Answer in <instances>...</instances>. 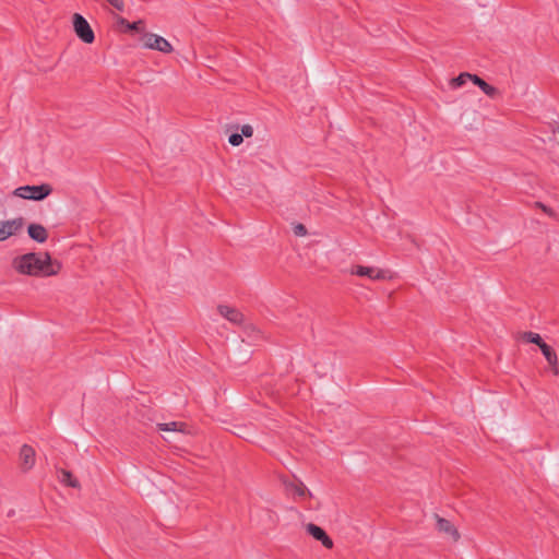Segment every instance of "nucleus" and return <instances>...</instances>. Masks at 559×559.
Segmentation results:
<instances>
[{
    "label": "nucleus",
    "instance_id": "f257e3e1",
    "mask_svg": "<svg viewBox=\"0 0 559 559\" xmlns=\"http://www.w3.org/2000/svg\"><path fill=\"white\" fill-rule=\"evenodd\" d=\"M12 267L19 274L33 277H48L57 275L61 270V263L52 260L48 252H27L12 260Z\"/></svg>",
    "mask_w": 559,
    "mask_h": 559
},
{
    "label": "nucleus",
    "instance_id": "f03ea898",
    "mask_svg": "<svg viewBox=\"0 0 559 559\" xmlns=\"http://www.w3.org/2000/svg\"><path fill=\"white\" fill-rule=\"evenodd\" d=\"M52 192V188L48 183H43L39 186H22L14 190L13 194L22 198L34 201H41L50 195Z\"/></svg>",
    "mask_w": 559,
    "mask_h": 559
},
{
    "label": "nucleus",
    "instance_id": "7ed1b4c3",
    "mask_svg": "<svg viewBox=\"0 0 559 559\" xmlns=\"http://www.w3.org/2000/svg\"><path fill=\"white\" fill-rule=\"evenodd\" d=\"M73 29L76 36L85 44H92L95 40V34L87 20L80 13L72 15Z\"/></svg>",
    "mask_w": 559,
    "mask_h": 559
},
{
    "label": "nucleus",
    "instance_id": "20e7f679",
    "mask_svg": "<svg viewBox=\"0 0 559 559\" xmlns=\"http://www.w3.org/2000/svg\"><path fill=\"white\" fill-rule=\"evenodd\" d=\"M144 47L153 50H157L164 53L173 51L171 44L162 36L152 33H145L142 37Z\"/></svg>",
    "mask_w": 559,
    "mask_h": 559
},
{
    "label": "nucleus",
    "instance_id": "39448f33",
    "mask_svg": "<svg viewBox=\"0 0 559 559\" xmlns=\"http://www.w3.org/2000/svg\"><path fill=\"white\" fill-rule=\"evenodd\" d=\"M352 274L357 276H367L376 281L391 280L392 273L389 270L376 269L372 266L356 265L352 269Z\"/></svg>",
    "mask_w": 559,
    "mask_h": 559
},
{
    "label": "nucleus",
    "instance_id": "423d86ee",
    "mask_svg": "<svg viewBox=\"0 0 559 559\" xmlns=\"http://www.w3.org/2000/svg\"><path fill=\"white\" fill-rule=\"evenodd\" d=\"M35 450L29 444H23L20 450V467L27 472L35 465Z\"/></svg>",
    "mask_w": 559,
    "mask_h": 559
},
{
    "label": "nucleus",
    "instance_id": "0eeeda50",
    "mask_svg": "<svg viewBox=\"0 0 559 559\" xmlns=\"http://www.w3.org/2000/svg\"><path fill=\"white\" fill-rule=\"evenodd\" d=\"M306 531L309 535H311L316 540H319L322 543V545L328 548V549H331L333 548V540L329 537V535L325 533V531L313 524V523H309L307 524L306 526Z\"/></svg>",
    "mask_w": 559,
    "mask_h": 559
},
{
    "label": "nucleus",
    "instance_id": "6e6552de",
    "mask_svg": "<svg viewBox=\"0 0 559 559\" xmlns=\"http://www.w3.org/2000/svg\"><path fill=\"white\" fill-rule=\"evenodd\" d=\"M436 521H437V530L440 533L448 534L452 537L453 542H457L461 537L459 531L456 527L447 519L439 516L438 514H435Z\"/></svg>",
    "mask_w": 559,
    "mask_h": 559
},
{
    "label": "nucleus",
    "instance_id": "1a4fd4ad",
    "mask_svg": "<svg viewBox=\"0 0 559 559\" xmlns=\"http://www.w3.org/2000/svg\"><path fill=\"white\" fill-rule=\"evenodd\" d=\"M217 311L222 317L235 324H241L245 320L243 314L238 309L226 305H219Z\"/></svg>",
    "mask_w": 559,
    "mask_h": 559
},
{
    "label": "nucleus",
    "instance_id": "9d476101",
    "mask_svg": "<svg viewBox=\"0 0 559 559\" xmlns=\"http://www.w3.org/2000/svg\"><path fill=\"white\" fill-rule=\"evenodd\" d=\"M27 233L29 238L33 240L43 243L48 239V231L47 229L40 225V224H29L27 227Z\"/></svg>",
    "mask_w": 559,
    "mask_h": 559
},
{
    "label": "nucleus",
    "instance_id": "9b49d317",
    "mask_svg": "<svg viewBox=\"0 0 559 559\" xmlns=\"http://www.w3.org/2000/svg\"><path fill=\"white\" fill-rule=\"evenodd\" d=\"M540 350H542L543 355L545 356L546 360L548 361L552 373L555 376H558L559 374L558 357H557V354L554 350V348L551 346H549L548 344H546V345L542 346Z\"/></svg>",
    "mask_w": 559,
    "mask_h": 559
},
{
    "label": "nucleus",
    "instance_id": "f8f14e48",
    "mask_svg": "<svg viewBox=\"0 0 559 559\" xmlns=\"http://www.w3.org/2000/svg\"><path fill=\"white\" fill-rule=\"evenodd\" d=\"M2 227L7 231V235L9 237L17 235L23 226H24V218L23 217H16L13 219H8L1 223Z\"/></svg>",
    "mask_w": 559,
    "mask_h": 559
},
{
    "label": "nucleus",
    "instance_id": "ddd939ff",
    "mask_svg": "<svg viewBox=\"0 0 559 559\" xmlns=\"http://www.w3.org/2000/svg\"><path fill=\"white\" fill-rule=\"evenodd\" d=\"M472 82L477 85L487 96L493 98L497 95H499L498 88L495 86L488 84L486 81H484L480 76L477 74L473 75Z\"/></svg>",
    "mask_w": 559,
    "mask_h": 559
},
{
    "label": "nucleus",
    "instance_id": "4468645a",
    "mask_svg": "<svg viewBox=\"0 0 559 559\" xmlns=\"http://www.w3.org/2000/svg\"><path fill=\"white\" fill-rule=\"evenodd\" d=\"M519 338L523 340L526 343L535 344L539 348H542V346L546 345V343L543 341V338L540 337V335L538 333L531 332V331L520 333Z\"/></svg>",
    "mask_w": 559,
    "mask_h": 559
},
{
    "label": "nucleus",
    "instance_id": "2eb2a0df",
    "mask_svg": "<svg viewBox=\"0 0 559 559\" xmlns=\"http://www.w3.org/2000/svg\"><path fill=\"white\" fill-rule=\"evenodd\" d=\"M157 428L160 431H178L185 432L187 428V424L181 421H170L164 424H157Z\"/></svg>",
    "mask_w": 559,
    "mask_h": 559
},
{
    "label": "nucleus",
    "instance_id": "dca6fc26",
    "mask_svg": "<svg viewBox=\"0 0 559 559\" xmlns=\"http://www.w3.org/2000/svg\"><path fill=\"white\" fill-rule=\"evenodd\" d=\"M59 480L64 484L66 486H69V487H72V488H80V483L79 480L73 477L72 473L70 471H67V469H61L60 471V477H59Z\"/></svg>",
    "mask_w": 559,
    "mask_h": 559
},
{
    "label": "nucleus",
    "instance_id": "f3484780",
    "mask_svg": "<svg viewBox=\"0 0 559 559\" xmlns=\"http://www.w3.org/2000/svg\"><path fill=\"white\" fill-rule=\"evenodd\" d=\"M287 487L299 497H305L307 495L311 496V492L307 489V487L301 480L290 483Z\"/></svg>",
    "mask_w": 559,
    "mask_h": 559
},
{
    "label": "nucleus",
    "instance_id": "a211bd4d",
    "mask_svg": "<svg viewBox=\"0 0 559 559\" xmlns=\"http://www.w3.org/2000/svg\"><path fill=\"white\" fill-rule=\"evenodd\" d=\"M473 75L474 74H471L468 72H463V73L459 74L456 78H453L450 82V85L453 88L461 87L466 83L467 80L472 81Z\"/></svg>",
    "mask_w": 559,
    "mask_h": 559
},
{
    "label": "nucleus",
    "instance_id": "6ab92c4d",
    "mask_svg": "<svg viewBox=\"0 0 559 559\" xmlns=\"http://www.w3.org/2000/svg\"><path fill=\"white\" fill-rule=\"evenodd\" d=\"M144 27H145V23L143 20H138L135 22H132L128 24L127 26V31H133V32H138V33H141L144 31Z\"/></svg>",
    "mask_w": 559,
    "mask_h": 559
},
{
    "label": "nucleus",
    "instance_id": "aec40b11",
    "mask_svg": "<svg viewBox=\"0 0 559 559\" xmlns=\"http://www.w3.org/2000/svg\"><path fill=\"white\" fill-rule=\"evenodd\" d=\"M228 142L233 146H239L243 142V138L241 133H233L229 135Z\"/></svg>",
    "mask_w": 559,
    "mask_h": 559
},
{
    "label": "nucleus",
    "instance_id": "412c9836",
    "mask_svg": "<svg viewBox=\"0 0 559 559\" xmlns=\"http://www.w3.org/2000/svg\"><path fill=\"white\" fill-rule=\"evenodd\" d=\"M535 206H536V207H538V209H540V210H542L545 214H547L548 216H551V217H552V216H555V215H556L555 211H554L551 207H549V206L545 205V204H544V203H542V202H535Z\"/></svg>",
    "mask_w": 559,
    "mask_h": 559
},
{
    "label": "nucleus",
    "instance_id": "4be33fe9",
    "mask_svg": "<svg viewBox=\"0 0 559 559\" xmlns=\"http://www.w3.org/2000/svg\"><path fill=\"white\" fill-rule=\"evenodd\" d=\"M294 234L296 236H306L307 235V228L304 224H297L294 226Z\"/></svg>",
    "mask_w": 559,
    "mask_h": 559
},
{
    "label": "nucleus",
    "instance_id": "5701e85b",
    "mask_svg": "<svg viewBox=\"0 0 559 559\" xmlns=\"http://www.w3.org/2000/svg\"><path fill=\"white\" fill-rule=\"evenodd\" d=\"M241 134H242V138L243 136L251 138L253 134V128L250 124H243L241 127Z\"/></svg>",
    "mask_w": 559,
    "mask_h": 559
},
{
    "label": "nucleus",
    "instance_id": "b1692460",
    "mask_svg": "<svg viewBox=\"0 0 559 559\" xmlns=\"http://www.w3.org/2000/svg\"><path fill=\"white\" fill-rule=\"evenodd\" d=\"M8 238H10V237H9V235H7V231L4 230V228L1 225L0 226V241H4Z\"/></svg>",
    "mask_w": 559,
    "mask_h": 559
},
{
    "label": "nucleus",
    "instance_id": "393cba45",
    "mask_svg": "<svg viewBox=\"0 0 559 559\" xmlns=\"http://www.w3.org/2000/svg\"><path fill=\"white\" fill-rule=\"evenodd\" d=\"M118 23H119L120 25H123V26H126V27H127V26H128V24H129V21H128V20H126L124 17H121V16H120V17H118Z\"/></svg>",
    "mask_w": 559,
    "mask_h": 559
}]
</instances>
